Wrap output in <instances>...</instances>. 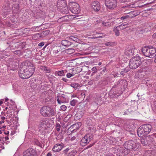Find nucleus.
Listing matches in <instances>:
<instances>
[{"instance_id":"f257e3e1","label":"nucleus","mask_w":156,"mask_h":156,"mask_svg":"<svg viewBox=\"0 0 156 156\" xmlns=\"http://www.w3.org/2000/svg\"><path fill=\"white\" fill-rule=\"evenodd\" d=\"M20 66L19 76L23 79L29 78L35 72V67L31 62L26 61Z\"/></svg>"},{"instance_id":"f03ea898","label":"nucleus","mask_w":156,"mask_h":156,"mask_svg":"<svg viewBox=\"0 0 156 156\" xmlns=\"http://www.w3.org/2000/svg\"><path fill=\"white\" fill-rule=\"evenodd\" d=\"M124 147L129 151H137L140 147V144L136 140H131L126 141L124 144Z\"/></svg>"},{"instance_id":"7ed1b4c3","label":"nucleus","mask_w":156,"mask_h":156,"mask_svg":"<svg viewBox=\"0 0 156 156\" xmlns=\"http://www.w3.org/2000/svg\"><path fill=\"white\" fill-rule=\"evenodd\" d=\"M41 115L45 117H51L56 114L55 109L51 107L44 106L41 109Z\"/></svg>"},{"instance_id":"20e7f679","label":"nucleus","mask_w":156,"mask_h":156,"mask_svg":"<svg viewBox=\"0 0 156 156\" xmlns=\"http://www.w3.org/2000/svg\"><path fill=\"white\" fill-rule=\"evenodd\" d=\"M51 120L50 119L47 118H43L41 120L39 124V129L40 132L43 134L44 133L45 130L48 128L50 127V122Z\"/></svg>"},{"instance_id":"39448f33","label":"nucleus","mask_w":156,"mask_h":156,"mask_svg":"<svg viewBox=\"0 0 156 156\" xmlns=\"http://www.w3.org/2000/svg\"><path fill=\"white\" fill-rule=\"evenodd\" d=\"M140 58L138 56L133 57L129 62L130 69H135L137 68L141 64Z\"/></svg>"},{"instance_id":"423d86ee","label":"nucleus","mask_w":156,"mask_h":156,"mask_svg":"<svg viewBox=\"0 0 156 156\" xmlns=\"http://www.w3.org/2000/svg\"><path fill=\"white\" fill-rule=\"evenodd\" d=\"M69 9L73 13L78 14L80 12V6L74 2H70L69 3Z\"/></svg>"},{"instance_id":"0eeeda50","label":"nucleus","mask_w":156,"mask_h":156,"mask_svg":"<svg viewBox=\"0 0 156 156\" xmlns=\"http://www.w3.org/2000/svg\"><path fill=\"white\" fill-rule=\"evenodd\" d=\"M143 54L146 56L152 58L156 55V50L154 48L144 47L142 50Z\"/></svg>"},{"instance_id":"6e6552de","label":"nucleus","mask_w":156,"mask_h":156,"mask_svg":"<svg viewBox=\"0 0 156 156\" xmlns=\"http://www.w3.org/2000/svg\"><path fill=\"white\" fill-rule=\"evenodd\" d=\"M93 135L91 134H87L82 138L80 144L85 146L88 144L93 139Z\"/></svg>"},{"instance_id":"1a4fd4ad","label":"nucleus","mask_w":156,"mask_h":156,"mask_svg":"<svg viewBox=\"0 0 156 156\" xmlns=\"http://www.w3.org/2000/svg\"><path fill=\"white\" fill-rule=\"evenodd\" d=\"M105 4L108 9H113L117 7V1L116 0H105Z\"/></svg>"},{"instance_id":"9d476101","label":"nucleus","mask_w":156,"mask_h":156,"mask_svg":"<svg viewBox=\"0 0 156 156\" xmlns=\"http://www.w3.org/2000/svg\"><path fill=\"white\" fill-rule=\"evenodd\" d=\"M36 152L35 150L30 148L23 153V156H36Z\"/></svg>"},{"instance_id":"9b49d317","label":"nucleus","mask_w":156,"mask_h":156,"mask_svg":"<svg viewBox=\"0 0 156 156\" xmlns=\"http://www.w3.org/2000/svg\"><path fill=\"white\" fill-rule=\"evenodd\" d=\"M91 6L92 8L96 12L99 11L101 8L100 3L97 1L93 2L92 3Z\"/></svg>"},{"instance_id":"f8f14e48","label":"nucleus","mask_w":156,"mask_h":156,"mask_svg":"<svg viewBox=\"0 0 156 156\" xmlns=\"http://www.w3.org/2000/svg\"><path fill=\"white\" fill-rule=\"evenodd\" d=\"M63 145L62 144H55L52 148V150L55 152H58L60 151L63 148Z\"/></svg>"},{"instance_id":"ddd939ff","label":"nucleus","mask_w":156,"mask_h":156,"mask_svg":"<svg viewBox=\"0 0 156 156\" xmlns=\"http://www.w3.org/2000/svg\"><path fill=\"white\" fill-rule=\"evenodd\" d=\"M142 128H143L146 135L148 134L151 131L152 128L151 125L149 124H145L142 126Z\"/></svg>"},{"instance_id":"4468645a","label":"nucleus","mask_w":156,"mask_h":156,"mask_svg":"<svg viewBox=\"0 0 156 156\" xmlns=\"http://www.w3.org/2000/svg\"><path fill=\"white\" fill-rule=\"evenodd\" d=\"M64 96V95L63 94H62L61 96H60L59 95L57 96L56 99L58 104H61L65 102V99L66 98Z\"/></svg>"},{"instance_id":"2eb2a0df","label":"nucleus","mask_w":156,"mask_h":156,"mask_svg":"<svg viewBox=\"0 0 156 156\" xmlns=\"http://www.w3.org/2000/svg\"><path fill=\"white\" fill-rule=\"evenodd\" d=\"M75 15H66L63 16L60 18V19L62 20V21H68L71 20L73 18L75 17Z\"/></svg>"},{"instance_id":"dca6fc26","label":"nucleus","mask_w":156,"mask_h":156,"mask_svg":"<svg viewBox=\"0 0 156 156\" xmlns=\"http://www.w3.org/2000/svg\"><path fill=\"white\" fill-rule=\"evenodd\" d=\"M137 133L140 137L146 135L143 128H142V126H140L138 129Z\"/></svg>"},{"instance_id":"f3484780","label":"nucleus","mask_w":156,"mask_h":156,"mask_svg":"<svg viewBox=\"0 0 156 156\" xmlns=\"http://www.w3.org/2000/svg\"><path fill=\"white\" fill-rule=\"evenodd\" d=\"M118 83H120V84L121 85V87L120 88L121 89L124 90L127 87V81L126 80H119Z\"/></svg>"},{"instance_id":"a211bd4d","label":"nucleus","mask_w":156,"mask_h":156,"mask_svg":"<svg viewBox=\"0 0 156 156\" xmlns=\"http://www.w3.org/2000/svg\"><path fill=\"white\" fill-rule=\"evenodd\" d=\"M49 31L48 30H46L44 31H43L41 34H36L35 36L37 37V38H38L40 37H44L43 35H46L49 34Z\"/></svg>"},{"instance_id":"6ab92c4d","label":"nucleus","mask_w":156,"mask_h":156,"mask_svg":"<svg viewBox=\"0 0 156 156\" xmlns=\"http://www.w3.org/2000/svg\"><path fill=\"white\" fill-rule=\"evenodd\" d=\"M133 50L131 47H128L127 48L125 52V54L127 56L132 55L133 54Z\"/></svg>"},{"instance_id":"aec40b11","label":"nucleus","mask_w":156,"mask_h":156,"mask_svg":"<svg viewBox=\"0 0 156 156\" xmlns=\"http://www.w3.org/2000/svg\"><path fill=\"white\" fill-rule=\"evenodd\" d=\"M67 5L66 2L64 0H58L57 2V6L58 7H62Z\"/></svg>"},{"instance_id":"412c9836","label":"nucleus","mask_w":156,"mask_h":156,"mask_svg":"<svg viewBox=\"0 0 156 156\" xmlns=\"http://www.w3.org/2000/svg\"><path fill=\"white\" fill-rule=\"evenodd\" d=\"M19 7L18 4H14L12 7V11L15 13L19 12Z\"/></svg>"},{"instance_id":"4be33fe9","label":"nucleus","mask_w":156,"mask_h":156,"mask_svg":"<svg viewBox=\"0 0 156 156\" xmlns=\"http://www.w3.org/2000/svg\"><path fill=\"white\" fill-rule=\"evenodd\" d=\"M61 12L64 14H67L69 13V10L68 7L66 6L59 9Z\"/></svg>"},{"instance_id":"5701e85b","label":"nucleus","mask_w":156,"mask_h":156,"mask_svg":"<svg viewBox=\"0 0 156 156\" xmlns=\"http://www.w3.org/2000/svg\"><path fill=\"white\" fill-rule=\"evenodd\" d=\"M40 69L46 73H49L51 71V70L49 68L44 66H41Z\"/></svg>"},{"instance_id":"b1692460","label":"nucleus","mask_w":156,"mask_h":156,"mask_svg":"<svg viewBox=\"0 0 156 156\" xmlns=\"http://www.w3.org/2000/svg\"><path fill=\"white\" fill-rule=\"evenodd\" d=\"M77 124H75L72 125L69 129L72 132H75L79 128L77 127Z\"/></svg>"},{"instance_id":"393cba45","label":"nucleus","mask_w":156,"mask_h":156,"mask_svg":"<svg viewBox=\"0 0 156 156\" xmlns=\"http://www.w3.org/2000/svg\"><path fill=\"white\" fill-rule=\"evenodd\" d=\"M62 44L66 47H68L71 44V42L66 40H63L61 41Z\"/></svg>"},{"instance_id":"a878e982","label":"nucleus","mask_w":156,"mask_h":156,"mask_svg":"<svg viewBox=\"0 0 156 156\" xmlns=\"http://www.w3.org/2000/svg\"><path fill=\"white\" fill-rule=\"evenodd\" d=\"M66 72V70H62L59 71H55V75L56 76H65Z\"/></svg>"},{"instance_id":"bb28decb","label":"nucleus","mask_w":156,"mask_h":156,"mask_svg":"<svg viewBox=\"0 0 156 156\" xmlns=\"http://www.w3.org/2000/svg\"><path fill=\"white\" fill-rule=\"evenodd\" d=\"M120 26H117L116 27H114L113 30L114 32L115 33V35L117 36L119 35L120 33L119 30H123V28H120Z\"/></svg>"},{"instance_id":"cd10ccee","label":"nucleus","mask_w":156,"mask_h":156,"mask_svg":"<svg viewBox=\"0 0 156 156\" xmlns=\"http://www.w3.org/2000/svg\"><path fill=\"white\" fill-rule=\"evenodd\" d=\"M154 137V135H149L147 137H145L146 140H147L148 143L150 145L153 141V137Z\"/></svg>"},{"instance_id":"c85d7f7f","label":"nucleus","mask_w":156,"mask_h":156,"mask_svg":"<svg viewBox=\"0 0 156 156\" xmlns=\"http://www.w3.org/2000/svg\"><path fill=\"white\" fill-rule=\"evenodd\" d=\"M84 114V111L83 110L79 111L77 112L75 115V116L78 117V119H80Z\"/></svg>"},{"instance_id":"c756f323","label":"nucleus","mask_w":156,"mask_h":156,"mask_svg":"<svg viewBox=\"0 0 156 156\" xmlns=\"http://www.w3.org/2000/svg\"><path fill=\"white\" fill-rule=\"evenodd\" d=\"M146 138L145 137H143L141 139V143L144 146H147L149 145V144L148 143L147 140H146Z\"/></svg>"},{"instance_id":"7c9ffc66","label":"nucleus","mask_w":156,"mask_h":156,"mask_svg":"<svg viewBox=\"0 0 156 156\" xmlns=\"http://www.w3.org/2000/svg\"><path fill=\"white\" fill-rule=\"evenodd\" d=\"M130 18H131V16L129 15V12L126 15H124L121 17L120 19L122 20H125Z\"/></svg>"},{"instance_id":"2f4dec72","label":"nucleus","mask_w":156,"mask_h":156,"mask_svg":"<svg viewBox=\"0 0 156 156\" xmlns=\"http://www.w3.org/2000/svg\"><path fill=\"white\" fill-rule=\"evenodd\" d=\"M70 86L75 89H79V88L80 87V85L77 83H72L70 84Z\"/></svg>"},{"instance_id":"473e14b6","label":"nucleus","mask_w":156,"mask_h":156,"mask_svg":"<svg viewBox=\"0 0 156 156\" xmlns=\"http://www.w3.org/2000/svg\"><path fill=\"white\" fill-rule=\"evenodd\" d=\"M129 70L130 69L128 67H126L125 69H122L120 73L121 75H123L128 72Z\"/></svg>"},{"instance_id":"72a5a7b5","label":"nucleus","mask_w":156,"mask_h":156,"mask_svg":"<svg viewBox=\"0 0 156 156\" xmlns=\"http://www.w3.org/2000/svg\"><path fill=\"white\" fill-rule=\"evenodd\" d=\"M76 153V150H73L69 152L67 156H75Z\"/></svg>"},{"instance_id":"f704fd0d","label":"nucleus","mask_w":156,"mask_h":156,"mask_svg":"<svg viewBox=\"0 0 156 156\" xmlns=\"http://www.w3.org/2000/svg\"><path fill=\"white\" fill-rule=\"evenodd\" d=\"M129 15L131 16V18L134 17L138 15V13L136 12L132 11L129 12Z\"/></svg>"},{"instance_id":"c9c22d12","label":"nucleus","mask_w":156,"mask_h":156,"mask_svg":"<svg viewBox=\"0 0 156 156\" xmlns=\"http://www.w3.org/2000/svg\"><path fill=\"white\" fill-rule=\"evenodd\" d=\"M119 81L115 83L113 87V88H117L119 89H120L121 87V85L120 84V83H118Z\"/></svg>"},{"instance_id":"e433bc0d","label":"nucleus","mask_w":156,"mask_h":156,"mask_svg":"<svg viewBox=\"0 0 156 156\" xmlns=\"http://www.w3.org/2000/svg\"><path fill=\"white\" fill-rule=\"evenodd\" d=\"M10 20L12 23L15 24L16 23L17 19L15 16H11L10 17Z\"/></svg>"},{"instance_id":"4c0bfd02","label":"nucleus","mask_w":156,"mask_h":156,"mask_svg":"<svg viewBox=\"0 0 156 156\" xmlns=\"http://www.w3.org/2000/svg\"><path fill=\"white\" fill-rule=\"evenodd\" d=\"M152 151H145L144 156H152Z\"/></svg>"},{"instance_id":"58836bf2","label":"nucleus","mask_w":156,"mask_h":156,"mask_svg":"<svg viewBox=\"0 0 156 156\" xmlns=\"http://www.w3.org/2000/svg\"><path fill=\"white\" fill-rule=\"evenodd\" d=\"M77 103V101L76 100L73 99L70 101V105L72 106H75Z\"/></svg>"},{"instance_id":"ea45409f","label":"nucleus","mask_w":156,"mask_h":156,"mask_svg":"<svg viewBox=\"0 0 156 156\" xmlns=\"http://www.w3.org/2000/svg\"><path fill=\"white\" fill-rule=\"evenodd\" d=\"M55 129L58 132H59L61 128V126L59 123H56V124Z\"/></svg>"},{"instance_id":"a19ab883","label":"nucleus","mask_w":156,"mask_h":156,"mask_svg":"<svg viewBox=\"0 0 156 156\" xmlns=\"http://www.w3.org/2000/svg\"><path fill=\"white\" fill-rule=\"evenodd\" d=\"M118 26H120V28H123V29L126 28L127 27V24L126 23H122Z\"/></svg>"},{"instance_id":"79ce46f5","label":"nucleus","mask_w":156,"mask_h":156,"mask_svg":"<svg viewBox=\"0 0 156 156\" xmlns=\"http://www.w3.org/2000/svg\"><path fill=\"white\" fill-rule=\"evenodd\" d=\"M100 71H101V74H104L105 71L106 70V68L105 67H104L103 68H101L99 69Z\"/></svg>"},{"instance_id":"37998d69","label":"nucleus","mask_w":156,"mask_h":156,"mask_svg":"<svg viewBox=\"0 0 156 156\" xmlns=\"http://www.w3.org/2000/svg\"><path fill=\"white\" fill-rule=\"evenodd\" d=\"M102 24L103 25V26H105L107 27H109L110 25V23H109L105 22H102Z\"/></svg>"},{"instance_id":"c03bdc74","label":"nucleus","mask_w":156,"mask_h":156,"mask_svg":"<svg viewBox=\"0 0 156 156\" xmlns=\"http://www.w3.org/2000/svg\"><path fill=\"white\" fill-rule=\"evenodd\" d=\"M69 150L70 149L69 148H66V149L62 151V154H64L65 155L66 154Z\"/></svg>"},{"instance_id":"a18cd8bd","label":"nucleus","mask_w":156,"mask_h":156,"mask_svg":"<svg viewBox=\"0 0 156 156\" xmlns=\"http://www.w3.org/2000/svg\"><path fill=\"white\" fill-rule=\"evenodd\" d=\"M67 107L65 105H62L60 107V108L63 111H65L66 110V109Z\"/></svg>"},{"instance_id":"49530a36","label":"nucleus","mask_w":156,"mask_h":156,"mask_svg":"<svg viewBox=\"0 0 156 156\" xmlns=\"http://www.w3.org/2000/svg\"><path fill=\"white\" fill-rule=\"evenodd\" d=\"M35 144L37 145V146H39L41 147H42V144H41L39 141L37 140H36L35 142Z\"/></svg>"},{"instance_id":"de8ad7c7","label":"nucleus","mask_w":156,"mask_h":156,"mask_svg":"<svg viewBox=\"0 0 156 156\" xmlns=\"http://www.w3.org/2000/svg\"><path fill=\"white\" fill-rule=\"evenodd\" d=\"M74 74L73 73H67V74H66V77L68 78H70L72 76H74Z\"/></svg>"},{"instance_id":"09e8293b","label":"nucleus","mask_w":156,"mask_h":156,"mask_svg":"<svg viewBox=\"0 0 156 156\" xmlns=\"http://www.w3.org/2000/svg\"><path fill=\"white\" fill-rule=\"evenodd\" d=\"M113 43L112 42H109L106 43L105 44V45L106 46H112V45Z\"/></svg>"},{"instance_id":"8fccbe9b","label":"nucleus","mask_w":156,"mask_h":156,"mask_svg":"<svg viewBox=\"0 0 156 156\" xmlns=\"http://www.w3.org/2000/svg\"><path fill=\"white\" fill-rule=\"evenodd\" d=\"M104 156H114V155L112 153H105V154Z\"/></svg>"},{"instance_id":"3c124183","label":"nucleus","mask_w":156,"mask_h":156,"mask_svg":"<svg viewBox=\"0 0 156 156\" xmlns=\"http://www.w3.org/2000/svg\"><path fill=\"white\" fill-rule=\"evenodd\" d=\"M91 70L93 72V73H95L97 72V68L96 67H94L92 68Z\"/></svg>"},{"instance_id":"603ef678","label":"nucleus","mask_w":156,"mask_h":156,"mask_svg":"<svg viewBox=\"0 0 156 156\" xmlns=\"http://www.w3.org/2000/svg\"><path fill=\"white\" fill-rule=\"evenodd\" d=\"M14 67H11V69L12 70H15L17 69L18 68V66L17 65H15Z\"/></svg>"},{"instance_id":"864d4df0","label":"nucleus","mask_w":156,"mask_h":156,"mask_svg":"<svg viewBox=\"0 0 156 156\" xmlns=\"http://www.w3.org/2000/svg\"><path fill=\"white\" fill-rule=\"evenodd\" d=\"M82 69L80 67H78L76 68V70L78 73H80L82 71Z\"/></svg>"},{"instance_id":"5fc2aeb1","label":"nucleus","mask_w":156,"mask_h":156,"mask_svg":"<svg viewBox=\"0 0 156 156\" xmlns=\"http://www.w3.org/2000/svg\"><path fill=\"white\" fill-rule=\"evenodd\" d=\"M44 45V42H41L39 43L38 44L39 46L42 47Z\"/></svg>"},{"instance_id":"6e6d98bb","label":"nucleus","mask_w":156,"mask_h":156,"mask_svg":"<svg viewBox=\"0 0 156 156\" xmlns=\"http://www.w3.org/2000/svg\"><path fill=\"white\" fill-rule=\"evenodd\" d=\"M70 38L71 39L73 40L74 41H76L77 40V38L73 37V36H71Z\"/></svg>"},{"instance_id":"4d7b16f0","label":"nucleus","mask_w":156,"mask_h":156,"mask_svg":"<svg viewBox=\"0 0 156 156\" xmlns=\"http://www.w3.org/2000/svg\"><path fill=\"white\" fill-rule=\"evenodd\" d=\"M10 103H11L12 105H14L15 104V102L12 100H10Z\"/></svg>"},{"instance_id":"13d9d810","label":"nucleus","mask_w":156,"mask_h":156,"mask_svg":"<svg viewBox=\"0 0 156 156\" xmlns=\"http://www.w3.org/2000/svg\"><path fill=\"white\" fill-rule=\"evenodd\" d=\"M52 155V154H51V152H48L47 155H46V156H51Z\"/></svg>"},{"instance_id":"bf43d9fd","label":"nucleus","mask_w":156,"mask_h":156,"mask_svg":"<svg viewBox=\"0 0 156 156\" xmlns=\"http://www.w3.org/2000/svg\"><path fill=\"white\" fill-rule=\"evenodd\" d=\"M20 53V51L19 50L16 51H14V53L15 54H19Z\"/></svg>"},{"instance_id":"052dcab7","label":"nucleus","mask_w":156,"mask_h":156,"mask_svg":"<svg viewBox=\"0 0 156 156\" xmlns=\"http://www.w3.org/2000/svg\"><path fill=\"white\" fill-rule=\"evenodd\" d=\"M152 37L153 38H156V32L154 33L152 35Z\"/></svg>"},{"instance_id":"680f3d73","label":"nucleus","mask_w":156,"mask_h":156,"mask_svg":"<svg viewBox=\"0 0 156 156\" xmlns=\"http://www.w3.org/2000/svg\"><path fill=\"white\" fill-rule=\"evenodd\" d=\"M9 133V131H6L4 132V133L5 135H8Z\"/></svg>"},{"instance_id":"e2e57ef3","label":"nucleus","mask_w":156,"mask_h":156,"mask_svg":"<svg viewBox=\"0 0 156 156\" xmlns=\"http://www.w3.org/2000/svg\"><path fill=\"white\" fill-rule=\"evenodd\" d=\"M75 139H76V137L75 136H73L71 138V139L72 140H75Z\"/></svg>"},{"instance_id":"0e129e2a","label":"nucleus","mask_w":156,"mask_h":156,"mask_svg":"<svg viewBox=\"0 0 156 156\" xmlns=\"http://www.w3.org/2000/svg\"><path fill=\"white\" fill-rule=\"evenodd\" d=\"M62 80L63 81H64L65 82H66L68 80L67 79H66V78H63L62 79Z\"/></svg>"},{"instance_id":"69168bd1","label":"nucleus","mask_w":156,"mask_h":156,"mask_svg":"<svg viewBox=\"0 0 156 156\" xmlns=\"http://www.w3.org/2000/svg\"><path fill=\"white\" fill-rule=\"evenodd\" d=\"M1 119L2 120H4L5 119V117L2 116L1 117Z\"/></svg>"},{"instance_id":"338daca9","label":"nucleus","mask_w":156,"mask_h":156,"mask_svg":"<svg viewBox=\"0 0 156 156\" xmlns=\"http://www.w3.org/2000/svg\"><path fill=\"white\" fill-rule=\"evenodd\" d=\"M4 122V121L3 120H1L0 121V123L2 124Z\"/></svg>"},{"instance_id":"774afa93","label":"nucleus","mask_w":156,"mask_h":156,"mask_svg":"<svg viewBox=\"0 0 156 156\" xmlns=\"http://www.w3.org/2000/svg\"><path fill=\"white\" fill-rule=\"evenodd\" d=\"M5 140H8L9 139V138L8 136H6L5 137Z\"/></svg>"}]
</instances>
